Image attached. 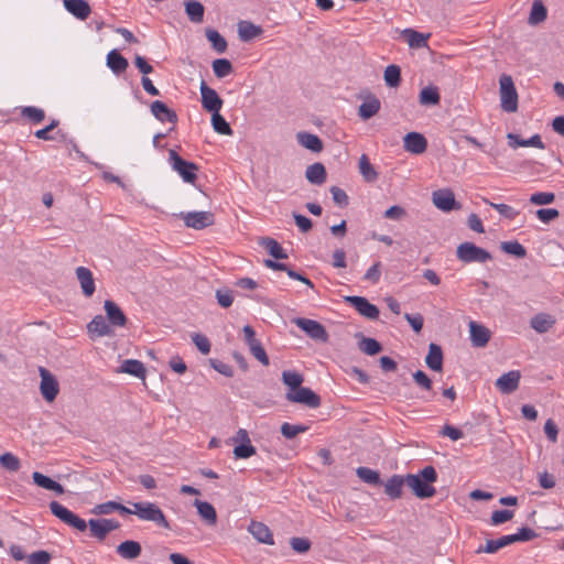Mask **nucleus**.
I'll list each match as a JSON object with an SVG mask.
<instances>
[{
	"label": "nucleus",
	"instance_id": "obj_44",
	"mask_svg": "<svg viewBox=\"0 0 564 564\" xmlns=\"http://www.w3.org/2000/svg\"><path fill=\"white\" fill-rule=\"evenodd\" d=\"M282 381L290 388V391H294L302 387L304 378L296 371L285 370L282 372Z\"/></svg>",
	"mask_w": 564,
	"mask_h": 564
},
{
	"label": "nucleus",
	"instance_id": "obj_61",
	"mask_svg": "<svg viewBox=\"0 0 564 564\" xmlns=\"http://www.w3.org/2000/svg\"><path fill=\"white\" fill-rule=\"evenodd\" d=\"M381 278V263L378 261L373 263L365 273L364 280L371 282L372 284H376L379 282Z\"/></svg>",
	"mask_w": 564,
	"mask_h": 564
},
{
	"label": "nucleus",
	"instance_id": "obj_2",
	"mask_svg": "<svg viewBox=\"0 0 564 564\" xmlns=\"http://www.w3.org/2000/svg\"><path fill=\"white\" fill-rule=\"evenodd\" d=\"M437 481L436 469L432 466H425L417 474L406 475V487L419 499H429L435 496L434 484Z\"/></svg>",
	"mask_w": 564,
	"mask_h": 564
},
{
	"label": "nucleus",
	"instance_id": "obj_49",
	"mask_svg": "<svg viewBox=\"0 0 564 564\" xmlns=\"http://www.w3.org/2000/svg\"><path fill=\"white\" fill-rule=\"evenodd\" d=\"M206 36L208 41L212 43L213 47L218 53H224L227 50V42L223 35L219 34L216 30H207Z\"/></svg>",
	"mask_w": 564,
	"mask_h": 564
},
{
	"label": "nucleus",
	"instance_id": "obj_37",
	"mask_svg": "<svg viewBox=\"0 0 564 564\" xmlns=\"http://www.w3.org/2000/svg\"><path fill=\"white\" fill-rule=\"evenodd\" d=\"M185 11L188 19L194 23H200L204 20V6L194 0L185 1Z\"/></svg>",
	"mask_w": 564,
	"mask_h": 564
},
{
	"label": "nucleus",
	"instance_id": "obj_18",
	"mask_svg": "<svg viewBox=\"0 0 564 564\" xmlns=\"http://www.w3.org/2000/svg\"><path fill=\"white\" fill-rule=\"evenodd\" d=\"M151 113L161 122H177V115L173 109H170L163 101L155 100L151 104Z\"/></svg>",
	"mask_w": 564,
	"mask_h": 564
},
{
	"label": "nucleus",
	"instance_id": "obj_36",
	"mask_svg": "<svg viewBox=\"0 0 564 564\" xmlns=\"http://www.w3.org/2000/svg\"><path fill=\"white\" fill-rule=\"evenodd\" d=\"M113 511H119L122 514H129L131 513V509L124 507L123 505L116 502V501H107L104 503H99L95 506L93 509V513L95 514H110Z\"/></svg>",
	"mask_w": 564,
	"mask_h": 564
},
{
	"label": "nucleus",
	"instance_id": "obj_57",
	"mask_svg": "<svg viewBox=\"0 0 564 564\" xmlns=\"http://www.w3.org/2000/svg\"><path fill=\"white\" fill-rule=\"evenodd\" d=\"M249 349H250V352L252 354V356L257 360H259L263 366L269 365V362H270L269 357L260 341H257L256 344L251 345L249 347Z\"/></svg>",
	"mask_w": 564,
	"mask_h": 564
},
{
	"label": "nucleus",
	"instance_id": "obj_40",
	"mask_svg": "<svg viewBox=\"0 0 564 564\" xmlns=\"http://www.w3.org/2000/svg\"><path fill=\"white\" fill-rule=\"evenodd\" d=\"M359 172L366 182L372 183L378 178V173L366 154L359 159Z\"/></svg>",
	"mask_w": 564,
	"mask_h": 564
},
{
	"label": "nucleus",
	"instance_id": "obj_13",
	"mask_svg": "<svg viewBox=\"0 0 564 564\" xmlns=\"http://www.w3.org/2000/svg\"><path fill=\"white\" fill-rule=\"evenodd\" d=\"M345 302L350 304L360 315L368 319H377L379 317V308L371 304L366 297L357 295L346 296Z\"/></svg>",
	"mask_w": 564,
	"mask_h": 564
},
{
	"label": "nucleus",
	"instance_id": "obj_41",
	"mask_svg": "<svg viewBox=\"0 0 564 564\" xmlns=\"http://www.w3.org/2000/svg\"><path fill=\"white\" fill-rule=\"evenodd\" d=\"M547 17V10L541 0H535L532 3L531 12L529 15V23L536 25L543 22Z\"/></svg>",
	"mask_w": 564,
	"mask_h": 564
},
{
	"label": "nucleus",
	"instance_id": "obj_39",
	"mask_svg": "<svg viewBox=\"0 0 564 564\" xmlns=\"http://www.w3.org/2000/svg\"><path fill=\"white\" fill-rule=\"evenodd\" d=\"M553 324L554 319L549 314L544 313L535 315L530 322L531 327L540 334L546 333Z\"/></svg>",
	"mask_w": 564,
	"mask_h": 564
},
{
	"label": "nucleus",
	"instance_id": "obj_59",
	"mask_svg": "<svg viewBox=\"0 0 564 564\" xmlns=\"http://www.w3.org/2000/svg\"><path fill=\"white\" fill-rule=\"evenodd\" d=\"M192 340L202 354L207 355L210 351V343L206 336L195 333Z\"/></svg>",
	"mask_w": 564,
	"mask_h": 564
},
{
	"label": "nucleus",
	"instance_id": "obj_35",
	"mask_svg": "<svg viewBox=\"0 0 564 564\" xmlns=\"http://www.w3.org/2000/svg\"><path fill=\"white\" fill-rule=\"evenodd\" d=\"M259 245L263 247L268 251V253L272 256L274 259H288V253L275 239L270 237H263L260 239Z\"/></svg>",
	"mask_w": 564,
	"mask_h": 564
},
{
	"label": "nucleus",
	"instance_id": "obj_31",
	"mask_svg": "<svg viewBox=\"0 0 564 564\" xmlns=\"http://www.w3.org/2000/svg\"><path fill=\"white\" fill-rule=\"evenodd\" d=\"M118 372L128 373L140 379L145 378L147 369L144 365L137 359H126L122 361Z\"/></svg>",
	"mask_w": 564,
	"mask_h": 564
},
{
	"label": "nucleus",
	"instance_id": "obj_4",
	"mask_svg": "<svg viewBox=\"0 0 564 564\" xmlns=\"http://www.w3.org/2000/svg\"><path fill=\"white\" fill-rule=\"evenodd\" d=\"M500 106L508 113L518 110V93L510 75L502 74L499 78Z\"/></svg>",
	"mask_w": 564,
	"mask_h": 564
},
{
	"label": "nucleus",
	"instance_id": "obj_5",
	"mask_svg": "<svg viewBox=\"0 0 564 564\" xmlns=\"http://www.w3.org/2000/svg\"><path fill=\"white\" fill-rule=\"evenodd\" d=\"M456 257L464 263H486L492 260L489 251L469 241L463 242L457 247Z\"/></svg>",
	"mask_w": 564,
	"mask_h": 564
},
{
	"label": "nucleus",
	"instance_id": "obj_55",
	"mask_svg": "<svg viewBox=\"0 0 564 564\" xmlns=\"http://www.w3.org/2000/svg\"><path fill=\"white\" fill-rule=\"evenodd\" d=\"M555 199L554 193L550 192H536L531 195L530 203L534 205H547L553 203Z\"/></svg>",
	"mask_w": 564,
	"mask_h": 564
},
{
	"label": "nucleus",
	"instance_id": "obj_24",
	"mask_svg": "<svg viewBox=\"0 0 564 564\" xmlns=\"http://www.w3.org/2000/svg\"><path fill=\"white\" fill-rule=\"evenodd\" d=\"M237 26L239 39L242 42H249L263 33V29L260 25H256L250 21H239Z\"/></svg>",
	"mask_w": 564,
	"mask_h": 564
},
{
	"label": "nucleus",
	"instance_id": "obj_12",
	"mask_svg": "<svg viewBox=\"0 0 564 564\" xmlns=\"http://www.w3.org/2000/svg\"><path fill=\"white\" fill-rule=\"evenodd\" d=\"M202 106L208 112H219L223 107V99L218 96L215 89L210 88L205 80H202L200 86Z\"/></svg>",
	"mask_w": 564,
	"mask_h": 564
},
{
	"label": "nucleus",
	"instance_id": "obj_47",
	"mask_svg": "<svg viewBox=\"0 0 564 564\" xmlns=\"http://www.w3.org/2000/svg\"><path fill=\"white\" fill-rule=\"evenodd\" d=\"M440 99V93L436 87H424L420 93V102L422 105H437Z\"/></svg>",
	"mask_w": 564,
	"mask_h": 564
},
{
	"label": "nucleus",
	"instance_id": "obj_7",
	"mask_svg": "<svg viewBox=\"0 0 564 564\" xmlns=\"http://www.w3.org/2000/svg\"><path fill=\"white\" fill-rule=\"evenodd\" d=\"M39 373L41 377L40 392L42 397L47 402L54 401L59 392L58 381L55 376L44 367L39 368Z\"/></svg>",
	"mask_w": 564,
	"mask_h": 564
},
{
	"label": "nucleus",
	"instance_id": "obj_9",
	"mask_svg": "<svg viewBox=\"0 0 564 564\" xmlns=\"http://www.w3.org/2000/svg\"><path fill=\"white\" fill-rule=\"evenodd\" d=\"M288 401L306 405L311 409H316L321 405V397L313 390L306 387H301L297 390L289 391L285 394Z\"/></svg>",
	"mask_w": 564,
	"mask_h": 564
},
{
	"label": "nucleus",
	"instance_id": "obj_48",
	"mask_svg": "<svg viewBox=\"0 0 564 564\" xmlns=\"http://www.w3.org/2000/svg\"><path fill=\"white\" fill-rule=\"evenodd\" d=\"M503 252L514 256L517 258H524L527 256L525 248L518 241H503L500 245Z\"/></svg>",
	"mask_w": 564,
	"mask_h": 564
},
{
	"label": "nucleus",
	"instance_id": "obj_34",
	"mask_svg": "<svg viewBox=\"0 0 564 564\" xmlns=\"http://www.w3.org/2000/svg\"><path fill=\"white\" fill-rule=\"evenodd\" d=\"M305 177L311 184H315V185L324 184L326 181L325 166L319 162L308 165L305 171Z\"/></svg>",
	"mask_w": 564,
	"mask_h": 564
},
{
	"label": "nucleus",
	"instance_id": "obj_3",
	"mask_svg": "<svg viewBox=\"0 0 564 564\" xmlns=\"http://www.w3.org/2000/svg\"><path fill=\"white\" fill-rule=\"evenodd\" d=\"M130 514H135L143 521L154 522L156 525L164 529H170V523L166 520L163 511L153 502H134L132 503Z\"/></svg>",
	"mask_w": 564,
	"mask_h": 564
},
{
	"label": "nucleus",
	"instance_id": "obj_54",
	"mask_svg": "<svg viewBox=\"0 0 564 564\" xmlns=\"http://www.w3.org/2000/svg\"><path fill=\"white\" fill-rule=\"evenodd\" d=\"M52 556L47 551L40 550L28 555L26 562L28 564H48Z\"/></svg>",
	"mask_w": 564,
	"mask_h": 564
},
{
	"label": "nucleus",
	"instance_id": "obj_45",
	"mask_svg": "<svg viewBox=\"0 0 564 564\" xmlns=\"http://www.w3.org/2000/svg\"><path fill=\"white\" fill-rule=\"evenodd\" d=\"M212 126H213V129L219 134H224V135L232 134V129L230 128L229 123L226 121V119L219 112L212 113Z\"/></svg>",
	"mask_w": 564,
	"mask_h": 564
},
{
	"label": "nucleus",
	"instance_id": "obj_38",
	"mask_svg": "<svg viewBox=\"0 0 564 564\" xmlns=\"http://www.w3.org/2000/svg\"><path fill=\"white\" fill-rule=\"evenodd\" d=\"M358 348L368 356H375L382 351V345L375 338L360 335Z\"/></svg>",
	"mask_w": 564,
	"mask_h": 564
},
{
	"label": "nucleus",
	"instance_id": "obj_23",
	"mask_svg": "<svg viewBox=\"0 0 564 564\" xmlns=\"http://www.w3.org/2000/svg\"><path fill=\"white\" fill-rule=\"evenodd\" d=\"M76 276L80 283L82 291L86 297H90L95 292V281L91 271L85 267L76 269Z\"/></svg>",
	"mask_w": 564,
	"mask_h": 564
},
{
	"label": "nucleus",
	"instance_id": "obj_43",
	"mask_svg": "<svg viewBox=\"0 0 564 564\" xmlns=\"http://www.w3.org/2000/svg\"><path fill=\"white\" fill-rule=\"evenodd\" d=\"M387 86L395 88L401 83V68L398 65L391 64L386 67L383 74Z\"/></svg>",
	"mask_w": 564,
	"mask_h": 564
},
{
	"label": "nucleus",
	"instance_id": "obj_56",
	"mask_svg": "<svg viewBox=\"0 0 564 564\" xmlns=\"http://www.w3.org/2000/svg\"><path fill=\"white\" fill-rule=\"evenodd\" d=\"M514 516V512L512 510L502 509V510H496L491 513V523L494 525H499L501 523H505L509 520H511Z\"/></svg>",
	"mask_w": 564,
	"mask_h": 564
},
{
	"label": "nucleus",
	"instance_id": "obj_14",
	"mask_svg": "<svg viewBox=\"0 0 564 564\" xmlns=\"http://www.w3.org/2000/svg\"><path fill=\"white\" fill-rule=\"evenodd\" d=\"M383 486L384 494L391 500L400 499L403 494V487L406 486V475H392L390 478H388Z\"/></svg>",
	"mask_w": 564,
	"mask_h": 564
},
{
	"label": "nucleus",
	"instance_id": "obj_33",
	"mask_svg": "<svg viewBox=\"0 0 564 564\" xmlns=\"http://www.w3.org/2000/svg\"><path fill=\"white\" fill-rule=\"evenodd\" d=\"M107 66L116 75H120L127 70L129 63L117 50H112L107 55Z\"/></svg>",
	"mask_w": 564,
	"mask_h": 564
},
{
	"label": "nucleus",
	"instance_id": "obj_58",
	"mask_svg": "<svg viewBox=\"0 0 564 564\" xmlns=\"http://www.w3.org/2000/svg\"><path fill=\"white\" fill-rule=\"evenodd\" d=\"M209 364L213 369L221 373L225 377L231 378L234 376L232 367L219 359H209Z\"/></svg>",
	"mask_w": 564,
	"mask_h": 564
},
{
	"label": "nucleus",
	"instance_id": "obj_25",
	"mask_svg": "<svg viewBox=\"0 0 564 564\" xmlns=\"http://www.w3.org/2000/svg\"><path fill=\"white\" fill-rule=\"evenodd\" d=\"M116 552L122 558L131 561L140 556L142 547L139 542L127 540L117 546Z\"/></svg>",
	"mask_w": 564,
	"mask_h": 564
},
{
	"label": "nucleus",
	"instance_id": "obj_1",
	"mask_svg": "<svg viewBox=\"0 0 564 564\" xmlns=\"http://www.w3.org/2000/svg\"><path fill=\"white\" fill-rule=\"evenodd\" d=\"M50 510L62 522L72 528H75L80 532H84L87 527H89L91 535L99 541L105 540L108 534L100 519H90L88 522H86L84 519L79 518L77 514L57 501H52L50 503Z\"/></svg>",
	"mask_w": 564,
	"mask_h": 564
},
{
	"label": "nucleus",
	"instance_id": "obj_26",
	"mask_svg": "<svg viewBox=\"0 0 564 564\" xmlns=\"http://www.w3.org/2000/svg\"><path fill=\"white\" fill-rule=\"evenodd\" d=\"M65 9L74 17L85 20L89 17L91 9L85 0H64Z\"/></svg>",
	"mask_w": 564,
	"mask_h": 564
},
{
	"label": "nucleus",
	"instance_id": "obj_62",
	"mask_svg": "<svg viewBox=\"0 0 564 564\" xmlns=\"http://www.w3.org/2000/svg\"><path fill=\"white\" fill-rule=\"evenodd\" d=\"M505 542L502 536L497 540H487L486 545L484 547H479L477 553L486 552V553H496L500 549L505 547Z\"/></svg>",
	"mask_w": 564,
	"mask_h": 564
},
{
	"label": "nucleus",
	"instance_id": "obj_20",
	"mask_svg": "<svg viewBox=\"0 0 564 564\" xmlns=\"http://www.w3.org/2000/svg\"><path fill=\"white\" fill-rule=\"evenodd\" d=\"M508 144L510 148L516 149L518 147H533L538 149H544L545 145L540 134H533L529 139H522L520 135L509 132L507 134Z\"/></svg>",
	"mask_w": 564,
	"mask_h": 564
},
{
	"label": "nucleus",
	"instance_id": "obj_42",
	"mask_svg": "<svg viewBox=\"0 0 564 564\" xmlns=\"http://www.w3.org/2000/svg\"><path fill=\"white\" fill-rule=\"evenodd\" d=\"M356 474L360 480L366 484L380 486L382 485L380 474L377 470H373L368 467H358Z\"/></svg>",
	"mask_w": 564,
	"mask_h": 564
},
{
	"label": "nucleus",
	"instance_id": "obj_52",
	"mask_svg": "<svg viewBox=\"0 0 564 564\" xmlns=\"http://www.w3.org/2000/svg\"><path fill=\"white\" fill-rule=\"evenodd\" d=\"M0 465L9 471H18L21 467L20 459L12 453H4L0 456Z\"/></svg>",
	"mask_w": 564,
	"mask_h": 564
},
{
	"label": "nucleus",
	"instance_id": "obj_8",
	"mask_svg": "<svg viewBox=\"0 0 564 564\" xmlns=\"http://www.w3.org/2000/svg\"><path fill=\"white\" fill-rule=\"evenodd\" d=\"M293 323L301 328L305 334L314 340L326 343L328 340V334L325 327L317 321L297 317L293 319Z\"/></svg>",
	"mask_w": 564,
	"mask_h": 564
},
{
	"label": "nucleus",
	"instance_id": "obj_6",
	"mask_svg": "<svg viewBox=\"0 0 564 564\" xmlns=\"http://www.w3.org/2000/svg\"><path fill=\"white\" fill-rule=\"evenodd\" d=\"M169 162L185 183L194 184L197 180V164L181 158L175 150L169 151Z\"/></svg>",
	"mask_w": 564,
	"mask_h": 564
},
{
	"label": "nucleus",
	"instance_id": "obj_64",
	"mask_svg": "<svg viewBox=\"0 0 564 564\" xmlns=\"http://www.w3.org/2000/svg\"><path fill=\"white\" fill-rule=\"evenodd\" d=\"M292 549L297 553H305L311 547V542L305 538H292L290 541Z\"/></svg>",
	"mask_w": 564,
	"mask_h": 564
},
{
	"label": "nucleus",
	"instance_id": "obj_15",
	"mask_svg": "<svg viewBox=\"0 0 564 564\" xmlns=\"http://www.w3.org/2000/svg\"><path fill=\"white\" fill-rule=\"evenodd\" d=\"M521 375L517 370L509 371L500 376L496 381V387L503 394L516 391L519 387Z\"/></svg>",
	"mask_w": 564,
	"mask_h": 564
},
{
	"label": "nucleus",
	"instance_id": "obj_27",
	"mask_svg": "<svg viewBox=\"0 0 564 564\" xmlns=\"http://www.w3.org/2000/svg\"><path fill=\"white\" fill-rule=\"evenodd\" d=\"M194 506L197 508L199 517L206 522L207 525H216L217 512L212 503L207 501L195 500Z\"/></svg>",
	"mask_w": 564,
	"mask_h": 564
},
{
	"label": "nucleus",
	"instance_id": "obj_10",
	"mask_svg": "<svg viewBox=\"0 0 564 564\" xmlns=\"http://www.w3.org/2000/svg\"><path fill=\"white\" fill-rule=\"evenodd\" d=\"M180 217L184 220V224L188 228L202 230L207 228L215 223L214 214L210 212H188L181 213Z\"/></svg>",
	"mask_w": 564,
	"mask_h": 564
},
{
	"label": "nucleus",
	"instance_id": "obj_53",
	"mask_svg": "<svg viewBox=\"0 0 564 564\" xmlns=\"http://www.w3.org/2000/svg\"><path fill=\"white\" fill-rule=\"evenodd\" d=\"M256 454V447L250 443L238 444L234 448V456L237 459H246Z\"/></svg>",
	"mask_w": 564,
	"mask_h": 564
},
{
	"label": "nucleus",
	"instance_id": "obj_63",
	"mask_svg": "<svg viewBox=\"0 0 564 564\" xmlns=\"http://www.w3.org/2000/svg\"><path fill=\"white\" fill-rule=\"evenodd\" d=\"M535 214H536V217L545 224L557 218L560 215L558 210L555 208H541V209H538Z\"/></svg>",
	"mask_w": 564,
	"mask_h": 564
},
{
	"label": "nucleus",
	"instance_id": "obj_51",
	"mask_svg": "<svg viewBox=\"0 0 564 564\" xmlns=\"http://www.w3.org/2000/svg\"><path fill=\"white\" fill-rule=\"evenodd\" d=\"M22 117L29 119L33 123H40L45 118V112L41 108H36L33 106H28L22 108L21 110Z\"/></svg>",
	"mask_w": 564,
	"mask_h": 564
},
{
	"label": "nucleus",
	"instance_id": "obj_32",
	"mask_svg": "<svg viewBox=\"0 0 564 564\" xmlns=\"http://www.w3.org/2000/svg\"><path fill=\"white\" fill-rule=\"evenodd\" d=\"M88 333L98 337L109 336L112 330L102 315H96L87 325Z\"/></svg>",
	"mask_w": 564,
	"mask_h": 564
},
{
	"label": "nucleus",
	"instance_id": "obj_29",
	"mask_svg": "<svg viewBox=\"0 0 564 564\" xmlns=\"http://www.w3.org/2000/svg\"><path fill=\"white\" fill-rule=\"evenodd\" d=\"M401 35L411 48L426 47L430 37V34H423L412 29L403 30Z\"/></svg>",
	"mask_w": 564,
	"mask_h": 564
},
{
	"label": "nucleus",
	"instance_id": "obj_19",
	"mask_svg": "<svg viewBox=\"0 0 564 564\" xmlns=\"http://www.w3.org/2000/svg\"><path fill=\"white\" fill-rule=\"evenodd\" d=\"M248 531L258 542L268 545L274 544L272 532L267 524L258 521H251L248 527Z\"/></svg>",
	"mask_w": 564,
	"mask_h": 564
},
{
	"label": "nucleus",
	"instance_id": "obj_17",
	"mask_svg": "<svg viewBox=\"0 0 564 564\" xmlns=\"http://www.w3.org/2000/svg\"><path fill=\"white\" fill-rule=\"evenodd\" d=\"M470 340L474 347H485L490 339V330L477 322L471 321L469 323Z\"/></svg>",
	"mask_w": 564,
	"mask_h": 564
},
{
	"label": "nucleus",
	"instance_id": "obj_46",
	"mask_svg": "<svg viewBox=\"0 0 564 564\" xmlns=\"http://www.w3.org/2000/svg\"><path fill=\"white\" fill-rule=\"evenodd\" d=\"M213 70L216 77L224 78L234 72L232 64L229 59L218 58L213 62Z\"/></svg>",
	"mask_w": 564,
	"mask_h": 564
},
{
	"label": "nucleus",
	"instance_id": "obj_50",
	"mask_svg": "<svg viewBox=\"0 0 564 564\" xmlns=\"http://www.w3.org/2000/svg\"><path fill=\"white\" fill-rule=\"evenodd\" d=\"M308 430V426L303 424H290L288 422L281 425V434L288 438L292 440L297 436L300 433H304Z\"/></svg>",
	"mask_w": 564,
	"mask_h": 564
},
{
	"label": "nucleus",
	"instance_id": "obj_28",
	"mask_svg": "<svg viewBox=\"0 0 564 564\" xmlns=\"http://www.w3.org/2000/svg\"><path fill=\"white\" fill-rule=\"evenodd\" d=\"M380 108H381L380 100L376 96L371 95V96H368L366 101H364L359 106L358 115L361 119L368 120V119L372 118L373 116H376L379 112Z\"/></svg>",
	"mask_w": 564,
	"mask_h": 564
},
{
	"label": "nucleus",
	"instance_id": "obj_60",
	"mask_svg": "<svg viewBox=\"0 0 564 564\" xmlns=\"http://www.w3.org/2000/svg\"><path fill=\"white\" fill-rule=\"evenodd\" d=\"M490 206L507 219H514L519 215L518 210L507 204L490 203Z\"/></svg>",
	"mask_w": 564,
	"mask_h": 564
},
{
	"label": "nucleus",
	"instance_id": "obj_21",
	"mask_svg": "<svg viewBox=\"0 0 564 564\" xmlns=\"http://www.w3.org/2000/svg\"><path fill=\"white\" fill-rule=\"evenodd\" d=\"M105 311L109 323L112 326L123 327L127 324V317L122 310L112 301L107 300L105 302Z\"/></svg>",
	"mask_w": 564,
	"mask_h": 564
},
{
	"label": "nucleus",
	"instance_id": "obj_16",
	"mask_svg": "<svg viewBox=\"0 0 564 564\" xmlns=\"http://www.w3.org/2000/svg\"><path fill=\"white\" fill-rule=\"evenodd\" d=\"M403 147L410 153L421 154L425 152L427 141L425 137L419 132H409L403 139Z\"/></svg>",
	"mask_w": 564,
	"mask_h": 564
},
{
	"label": "nucleus",
	"instance_id": "obj_11",
	"mask_svg": "<svg viewBox=\"0 0 564 564\" xmlns=\"http://www.w3.org/2000/svg\"><path fill=\"white\" fill-rule=\"evenodd\" d=\"M432 202L443 212L458 210L462 207L460 204L456 202L455 195L449 188L434 191Z\"/></svg>",
	"mask_w": 564,
	"mask_h": 564
},
{
	"label": "nucleus",
	"instance_id": "obj_30",
	"mask_svg": "<svg viewBox=\"0 0 564 564\" xmlns=\"http://www.w3.org/2000/svg\"><path fill=\"white\" fill-rule=\"evenodd\" d=\"M426 366L434 371H441L443 367V351L440 345L431 343L425 358Z\"/></svg>",
	"mask_w": 564,
	"mask_h": 564
},
{
	"label": "nucleus",
	"instance_id": "obj_22",
	"mask_svg": "<svg viewBox=\"0 0 564 564\" xmlns=\"http://www.w3.org/2000/svg\"><path fill=\"white\" fill-rule=\"evenodd\" d=\"M296 140L303 148L314 153H319L321 151H323V141L316 134L306 131H301L296 133Z\"/></svg>",
	"mask_w": 564,
	"mask_h": 564
}]
</instances>
